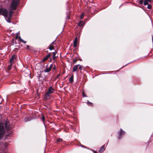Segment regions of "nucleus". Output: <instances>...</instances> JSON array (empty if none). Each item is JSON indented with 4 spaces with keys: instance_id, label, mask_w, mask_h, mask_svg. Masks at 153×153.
I'll return each instance as SVG.
<instances>
[{
    "instance_id": "1",
    "label": "nucleus",
    "mask_w": 153,
    "mask_h": 153,
    "mask_svg": "<svg viewBox=\"0 0 153 153\" xmlns=\"http://www.w3.org/2000/svg\"><path fill=\"white\" fill-rule=\"evenodd\" d=\"M5 126L2 123H0V140L4 136L6 132H8L11 129L9 120L6 119L4 123Z\"/></svg>"
},
{
    "instance_id": "2",
    "label": "nucleus",
    "mask_w": 153,
    "mask_h": 153,
    "mask_svg": "<svg viewBox=\"0 0 153 153\" xmlns=\"http://www.w3.org/2000/svg\"><path fill=\"white\" fill-rule=\"evenodd\" d=\"M19 0H13L10 5L11 8L12 10H16L17 7L19 4Z\"/></svg>"
},
{
    "instance_id": "3",
    "label": "nucleus",
    "mask_w": 153,
    "mask_h": 153,
    "mask_svg": "<svg viewBox=\"0 0 153 153\" xmlns=\"http://www.w3.org/2000/svg\"><path fill=\"white\" fill-rule=\"evenodd\" d=\"M8 11L6 9L0 8V14L4 16L6 19L8 17Z\"/></svg>"
},
{
    "instance_id": "4",
    "label": "nucleus",
    "mask_w": 153,
    "mask_h": 153,
    "mask_svg": "<svg viewBox=\"0 0 153 153\" xmlns=\"http://www.w3.org/2000/svg\"><path fill=\"white\" fill-rule=\"evenodd\" d=\"M56 43H55L54 42H53L49 46V49L51 51L52 50H55V48L56 47Z\"/></svg>"
},
{
    "instance_id": "5",
    "label": "nucleus",
    "mask_w": 153,
    "mask_h": 153,
    "mask_svg": "<svg viewBox=\"0 0 153 153\" xmlns=\"http://www.w3.org/2000/svg\"><path fill=\"white\" fill-rule=\"evenodd\" d=\"M14 11L10 10V11L9 13V16L7 17V21L8 22H10V19L12 17Z\"/></svg>"
},
{
    "instance_id": "6",
    "label": "nucleus",
    "mask_w": 153,
    "mask_h": 153,
    "mask_svg": "<svg viewBox=\"0 0 153 153\" xmlns=\"http://www.w3.org/2000/svg\"><path fill=\"white\" fill-rule=\"evenodd\" d=\"M10 142V141H8L7 142H5L3 143L2 146L4 149H7L9 145V143Z\"/></svg>"
},
{
    "instance_id": "7",
    "label": "nucleus",
    "mask_w": 153,
    "mask_h": 153,
    "mask_svg": "<svg viewBox=\"0 0 153 153\" xmlns=\"http://www.w3.org/2000/svg\"><path fill=\"white\" fill-rule=\"evenodd\" d=\"M53 64H52L51 65L49 68H46L44 70V71L45 72H49L51 71V70L52 68V67H53Z\"/></svg>"
},
{
    "instance_id": "8",
    "label": "nucleus",
    "mask_w": 153,
    "mask_h": 153,
    "mask_svg": "<svg viewBox=\"0 0 153 153\" xmlns=\"http://www.w3.org/2000/svg\"><path fill=\"white\" fill-rule=\"evenodd\" d=\"M54 91V89L51 86L49 87L47 92L49 94H51L53 93Z\"/></svg>"
},
{
    "instance_id": "9",
    "label": "nucleus",
    "mask_w": 153,
    "mask_h": 153,
    "mask_svg": "<svg viewBox=\"0 0 153 153\" xmlns=\"http://www.w3.org/2000/svg\"><path fill=\"white\" fill-rule=\"evenodd\" d=\"M16 58V56L14 55H13L10 60V63L11 64H13V62L14 59Z\"/></svg>"
},
{
    "instance_id": "10",
    "label": "nucleus",
    "mask_w": 153,
    "mask_h": 153,
    "mask_svg": "<svg viewBox=\"0 0 153 153\" xmlns=\"http://www.w3.org/2000/svg\"><path fill=\"white\" fill-rule=\"evenodd\" d=\"M51 56V54L50 53L48 54L46 56L44 57L42 59V61L43 62H45L48 58L50 57Z\"/></svg>"
},
{
    "instance_id": "11",
    "label": "nucleus",
    "mask_w": 153,
    "mask_h": 153,
    "mask_svg": "<svg viewBox=\"0 0 153 153\" xmlns=\"http://www.w3.org/2000/svg\"><path fill=\"white\" fill-rule=\"evenodd\" d=\"M44 98L46 100L49 99L50 98L49 94L48 92L46 93L44 96Z\"/></svg>"
},
{
    "instance_id": "12",
    "label": "nucleus",
    "mask_w": 153,
    "mask_h": 153,
    "mask_svg": "<svg viewBox=\"0 0 153 153\" xmlns=\"http://www.w3.org/2000/svg\"><path fill=\"white\" fill-rule=\"evenodd\" d=\"M57 53V52L56 51V50L54 52H53V60L54 61H55L56 60V58L57 56H56V54Z\"/></svg>"
},
{
    "instance_id": "13",
    "label": "nucleus",
    "mask_w": 153,
    "mask_h": 153,
    "mask_svg": "<svg viewBox=\"0 0 153 153\" xmlns=\"http://www.w3.org/2000/svg\"><path fill=\"white\" fill-rule=\"evenodd\" d=\"M79 65H75L74 66L73 68V72H74L77 71L78 68L79 67Z\"/></svg>"
},
{
    "instance_id": "14",
    "label": "nucleus",
    "mask_w": 153,
    "mask_h": 153,
    "mask_svg": "<svg viewBox=\"0 0 153 153\" xmlns=\"http://www.w3.org/2000/svg\"><path fill=\"white\" fill-rule=\"evenodd\" d=\"M77 37H76L74 41V47L75 48L77 46Z\"/></svg>"
},
{
    "instance_id": "15",
    "label": "nucleus",
    "mask_w": 153,
    "mask_h": 153,
    "mask_svg": "<svg viewBox=\"0 0 153 153\" xmlns=\"http://www.w3.org/2000/svg\"><path fill=\"white\" fill-rule=\"evenodd\" d=\"M125 134V132L123 131L121 129L120 130V132L119 134L120 137H121V136H123Z\"/></svg>"
},
{
    "instance_id": "16",
    "label": "nucleus",
    "mask_w": 153,
    "mask_h": 153,
    "mask_svg": "<svg viewBox=\"0 0 153 153\" xmlns=\"http://www.w3.org/2000/svg\"><path fill=\"white\" fill-rule=\"evenodd\" d=\"M151 0H145L144 2V5H146L148 4L149 2H151Z\"/></svg>"
},
{
    "instance_id": "17",
    "label": "nucleus",
    "mask_w": 153,
    "mask_h": 153,
    "mask_svg": "<svg viewBox=\"0 0 153 153\" xmlns=\"http://www.w3.org/2000/svg\"><path fill=\"white\" fill-rule=\"evenodd\" d=\"M74 81V76L72 75L69 79V82L70 83H72Z\"/></svg>"
},
{
    "instance_id": "18",
    "label": "nucleus",
    "mask_w": 153,
    "mask_h": 153,
    "mask_svg": "<svg viewBox=\"0 0 153 153\" xmlns=\"http://www.w3.org/2000/svg\"><path fill=\"white\" fill-rule=\"evenodd\" d=\"M84 24V22L82 21H81L78 24V25L80 26H82Z\"/></svg>"
},
{
    "instance_id": "19",
    "label": "nucleus",
    "mask_w": 153,
    "mask_h": 153,
    "mask_svg": "<svg viewBox=\"0 0 153 153\" xmlns=\"http://www.w3.org/2000/svg\"><path fill=\"white\" fill-rule=\"evenodd\" d=\"M31 119V118L30 117H26L24 119V120L25 122L28 121L30 120Z\"/></svg>"
},
{
    "instance_id": "20",
    "label": "nucleus",
    "mask_w": 153,
    "mask_h": 153,
    "mask_svg": "<svg viewBox=\"0 0 153 153\" xmlns=\"http://www.w3.org/2000/svg\"><path fill=\"white\" fill-rule=\"evenodd\" d=\"M105 149L104 148V146H102L101 148H100V150H99V151L100 152H102L103 151H104L105 150Z\"/></svg>"
},
{
    "instance_id": "21",
    "label": "nucleus",
    "mask_w": 153,
    "mask_h": 153,
    "mask_svg": "<svg viewBox=\"0 0 153 153\" xmlns=\"http://www.w3.org/2000/svg\"><path fill=\"white\" fill-rule=\"evenodd\" d=\"M10 136L9 134H7L5 135V138L4 139V140L5 141L6 139H9L8 138L10 137Z\"/></svg>"
},
{
    "instance_id": "22",
    "label": "nucleus",
    "mask_w": 153,
    "mask_h": 153,
    "mask_svg": "<svg viewBox=\"0 0 153 153\" xmlns=\"http://www.w3.org/2000/svg\"><path fill=\"white\" fill-rule=\"evenodd\" d=\"M41 120H42L43 122V123H45V117L42 115V117L41 118Z\"/></svg>"
},
{
    "instance_id": "23",
    "label": "nucleus",
    "mask_w": 153,
    "mask_h": 153,
    "mask_svg": "<svg viewBox=\"0 0 153 153\" xmlns=\"http://www.w3.org/2000/svg\"><path fill=\"white\" fill-rule=\"evenodd\" d=\"M84 13H82L80 16V18L81 19H82L83 18L84 16Z\"/></svg>"
},
{
    "instance_id": "24",
    "label": "nucleus",
    "mask_w": 153,
    "mask_h": 153,
    "mask_svg": "<svg viewBox=\"0 0 153 153\" xmlns=\"http://www.w3.org/2000/svg\"><path fill=\"white\" fill-rule=\"evenodd\" d=\"M19 40L21 42L24 43L25 44L26 43V42L23 40L20 37H19Z\"/></svg>"
},
{
    "instance_id": "25",
    "label": "nucleus",
    "mask_w": 153,
    "mask_h": 153,
    "mask_svg": "<svg viewBox=\"0 0 153 153\" xmlns=\"http://www.w3.org/2000/svg\"><path fill=\"white\" fill-rule=\"evenodd\" d=\"M83 68V66L82 65H79V68L80 70H82Z\"/></svg>"
},
{
    "instance_id": "26",
    "label": "nucleus",
    "mask_w": 153,
    "mask_h": 153,
    "mask_svg": "<svg viewBox=\"0 0 153 153\" xmlns=\"http://www.w3.org/2000/svg\"><path fill=\"white\" fill-rule=\"evenodd\" d=\"M63 140L62 139L60 138L58 139L57 140V141L58 142L62 141Z\"/></svg>"
},
{
    "instance_id": "27",
    "label": "nucleus",
    "mask_w": 153,
    "mask_h": 153,
    "mask_svg": "<svg viewBox=\"0 0 153 153\" xmlns=\"http://www.w3.org/2000/svg\"><path fill=\"white\" fill-rule=\"evenodd\" d=\"M147 8L149 9H151L152 8V6L150 4H148Z\"/></svg>"
},
{
    "instance_id": "28",
    "label": "nucleus",
    "mask_w": 153,
    "mask_h": 153,
    "mask_svg": "<svg viewBox=\"0 0 153 153\" xmlns=\"http://www.w3.org/2000/svg\"><path fill=\"white\" fill-rule=\"evenodd\" d=\"M52 68H53V70H56V66H55V65L53 64V67H52Z\"/></svg>"
},
{
    "instance_id": "29",
    "label": "nucleus",
    "mask_w": 153,
    "mask_h": 153,
    "mask_svg": "<svg viewBox=\"0 0 153 153\" xmlns=\"http://www.w3.org/2000/svg\"><path fill=\"white\" fill-rule=\"evenodd\" d=\"M82 96H83V97H86V95L85 94V93L84 92V91H83L82 92Z\"/></svg>"
},
{
    "instance_id": "30",
    "label": "nucleus",
    "mask_w": 153,
    "mask_h": 153,
    "mask_svg": "<svg viewBox=\"0 0 153 153\" xmlns=\"http://www.w3.org/2000/svg\"><path fill=\"white\" fill-rule=\"evenodd\" d=\"M143 2V0H141L139 1V4H142Z\"/></svg>"
},
{
    "instance_id": "31",
    "label": "nucleus",
    "mask_w": 153,
    "mask_h": 153,
    "mask_svg": "<svg viewBox=\"0 0 153 153\" xmlns=\"http://www.w3.org/2000/svg\"><path fill=\"white\" fill-rule=\"evenodd\" d=\"M12 65V64H10V65L9 66H8V70H9L11 69V67Z\"/></svg>"
},
{
    "instance_id": "32",
    "label": "nucleus",
    "mask_w": 153,
    "mask_h": 153,
    "mask_svg": "<svg viewBox=\"0 0 153 153\" xmlns=\"http://www.w3.org/2000/svg\"><path fill=\"white\" fill-rule=\"evenodd\" d=\"M87 104L88 105H92V103L91 102H89V101H88L87 102Z\"/></svg>"
},
{
    "instance_id": "33",
    "label": "nucleus",
    "mask_w": 153,
    "mask_h": 153,
    "mask_svg": "<svg viewBox=\"0 0 153 153\" xmlns=\"http://www.w3.org/2000/svg\"><path fill=\"white\" fill-rule=\"evenodd\" d=\"M60 74H58L56 76V77L55 78V79H56L57 78H58L59 76H60Z\"/></svg>"
},
{
    "instance_id": "34",
    "label": "nucleus",
    "mask_w": 153,
    "mask_h": 153,
    "mask_svg": "<svg viewBox=\"0 0 153 153\" xmlns=\"http://www.w3.org/2000/svg\"><path fill=\"white\" fill-rule=\"evenodd\" d=\"M2 118V115L1 114H0V121L1 120Z\"/></svg>"
},
{
    "instance_id": "35",
    "label": "nucleus",
    "mask_w": 153,
    "mask_h": 153,
    "mask_svg": "<svg viewBox=\"0 0 153 153\" xmlns=\"http://www.w3.org/2000/svg\"><path fill=\"white\" fill-rule=\"evenodd\" d=\"M93 152L94 153H97V152L95 151H93Z\"/></svg>"
},
{
    "instance_id": "36",
    "label": "nucleus",
    "mask_w": 153,
    "mask_h": 153,
    "mask_svg": "<svg viewBox=\"0 0 153 153\" xmlns=\"http://www.w3.org/2000/svg\"><path fill=\"white\" fill-rule=\"evenodd\" d=\"M18 35H16V39H17V38H18Z\"/></svg>"
},
{
    "instance_id": "37",
    "label": "nucleus",
    "mask_w": 153,
    "mask_h": 153,
    "mask_svg": "<svg viewBox=\"0 0 153 153\" xmlns=\"http://www.w3.org/2000/svg\"><path fill=\"white\" fill-rule=\"evenodd\" d=\"M152 42H153V35H152Z\"/></svg>"
},
{
    "instance_id": "38",
    "label": "nucleus",
    "mask_w": 153,
    "mask_h": 153,
    "mask_svg": "<svg viewBox=\"0 0 153 153\" xmlns=\"http://www.w3.org/2000/svg\"><path fill=\"white\" fill-rule=\"evenodd\" d=\"M51 61V59H50V61Z\"/></svg>"
},
{
    "instance_id": "39",
    "label": "nucleus",
    "mask_w": 153,
    "mask_h": 153,
    "mask_svg": "<svg viewBox=\"0 0 153 153\" xmlns=\"http://www.w3.org/2000/svg\"><path fill=\"white\" fill-rule=\"evenodd\" d=\"M6 153V152H5V153Z\"/></svg>"
}]
</instances>
